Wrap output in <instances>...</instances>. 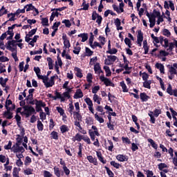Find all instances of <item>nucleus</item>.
I'll list each match as a JSON object with an SVG mask.
<instances>
[{"instance_id":"16","label":"nucleus","mask_w":177,"mask_h":177,"mask_svg":"<svg viewBox=\"0 0 177 177\" xmlns=\"http://www.w3.org/2000/svg\"><path fill=\"white\" fill-rule=\"evenodd\" d=\"M156 68H158V70H160V72L162 74H165V68H164V65L161 63H156L155 65Z\"/></svg>"},{"instance_id":"49","label":"nucleus","mask_w":177,"mask_h":177,"mask_svg":"<svg viewBox=\"0 0 177 177\" xmlns=\"http://www.w3.org/2000/svg\"><path fill=\"white\" fill-rule=\"evenodd\" d=\"M110 164L111 165H112V167H114V168H116V169H118L120 167H121V165H120V163H117L114 160L111 161Z\"/></svg>"},{"instance_id":"58","label":"nucleus","mask_w":177,"mask_h":177,"mask_svg":"<svg viewBox=\"0 0 177 177\" xmlns=\"http://www.w3.org/2000/svg\"><path fill=\"white\" fill-rule=\"evenodd\" d=\"M107 58L113 63H114V62H115V60L118 59L117 56L115 55H107Z\"/></svg>"},{"instance_id":"32","label":"nucleus","mask_w":177,"mask_h":177,"mask_svg":"<svg viewBox=\"0 0 177 177\" xmlns=\"http://www.w3.org/2000/svg\"><path fill=\"white\" fill-rule=\"evenodd\" d=\"M160 16H161L160 11H157L156 9L153 10V14H151L152 19H156V17H159Z\"/></svg>"},{"instance_id":"38","label":"nucleus","mask_w":177,"mask_h":177,"mask_svg":"<svg viewBox=\"0 0 177 177\" xmlns=\"http://www.w3.org/2000/svg\"><path fill=\"white\" fill-rule=\"evenodd\" d=\"M3 15H8V10L5 8L4 6H3L0 9V17H2Z\"/></svg>"},{"instance_id":"22","label":"nucleus","mask_w":177,"mask_h":177,"mask_svg":"<svg viewBox=\"0 0 177 177\" xmlns=\"http://www.w3.org/2000/svg\"><path fill=\"white\" fill-rule=\"evenodd\" d=\"M147 142H149V143H150V145H151V147L155 149V150H157V149H158V145H157L156 143V142H154V140L151 138H148L147 139Z\"/></svg>"},{"instance_id":"60","label":"nucleus","mask_w":177,"mask_h":177,"mask_svg":"<svg viewBox=\"0 0 177 177\" xmlns=\"http://www.w3.org/2000/svg\"><path fill=\"white\" fill-rule=\"evenodd\" d=\"M55 121H53V119H50V123H49V129L50 131H52L53 128H55Z\"/></svg>"},{"instance_id":"64","label":"nucleus","mask_w":177,"mask_h":177,"mask_svg":"<svg viewBox=\"0 0 177 177\" xmlns=\"http://www.w3.org/2000/svg\"><path fill=\"white\" fill-rule=\"evenodd\" d=\"M53 175L50 174V171L45 170L44 171V177H52Z\"/></svg>"},{"instance_id":"31","label":"nucleus","mask_w":177,"mask_h":177,"mask_svg":"<svg viewBox=\"0 0 177 177\" xmlns=\"http://www.w3.org/2000/svg\"><path fill=\"white\" fill-rule=\"evenodd\" d=\"M104 70L106 73V77H111V71L110 70V67L104 66Z\"/></svg>"},{"instance_id":"17","label":"nucleus","mask_w":177,"mask_h":177,"mask_svg":"<svg viewBox=\"0 0 177 177\" xmlns=\"http://www.w3.org/2000/svg\"><path fill=\"white\" fill-rule=\"evenodd\" d=\"M87 160L89 161L91 164H93V165H97V159L96 158H93L92 156H87Z\"/></svg>"},{"instance_id":"46","label":"nucleus","mask_w":177,"mask_h":177,"mask_svg":"<svg viewBox=\"0 0 177 177\" xmlns=\"http://www.w3.org/2000/svg\"><path fill=\"white\" fill-rule=\"evenodd\" d=\"M86 124L88 125H93V118L90 116L86 118Z\"/></svg>"},{"instance_id":"20","label":"nucleus","mask_w":177,"mask_h":177,"mask_svg":"<svg viewBox=\"0 0 177 177\" xmlns=\"http://www.w3.org/2000/svg\"><path fill=\"white\" fill-rule=\"evenodd\" d=\"M85 53L86 54L84 55H82V57H85V56H87V57L92 56L93 55V51H92L91 48L86 47Z\"/></svg>"},{"instance_id":"34","label":"nucleus","mask_w":177,"mask_h":177,"mask_svg":"<svg viewBox=\"0 0 177 177\" xmlns=\"http://www.w3.org/2000/svg\"><path fill=\"white\" fill-rule=\"evenodd\" d=\"M61 133H66V132H68L69 129H68V127H67V125H62L59 128Z\"/></svg>"},{"instance_id":"55","label":"nucleus","mask_w":177,"mask_h":177,"mask_svg":"<svg viewBox=\"0 0 177 177\" xmlns=\"http://www.w3.org/2000/svg\"><path fill=\"white\" fill-rule=\"evenodd\" d=\"M75 55H80V52H81V47L80 46H75L74 47V50H73Z\"/></svg>"},{"instance_id":"51","label":"nucleus","mask_w":177,"mask_h":177,"mask_svg":"<svg viewBox=\"0 0 177 177\" xmlns=\"http://www.w3.org/2000/svg\"><path fill=\"white\" fill-rule=\"evenodd\" d=\"M84 102L86 103V104L89 106H93V102H92V100L89 97H86L84 99Z\"/></svg>"},{"instance_id":"59","label":"nucleus","mask_w":177,"mask_h":177,"mask_svg":"<svg viewBox=\"0 0 177 177\" xmlns=\"http://www.w3.org/2000/svg\"><path fill=\"white\" fill-rule=\"evenodd\" d=\"M56 110L57 111L58 113H59L60 115H64V109L60 106H57Z\"/></svg>"},{"instance_id":"37","label":"nucleus","mask_w":177,"mask_h":177,"mask_svg":"<svg viewBox=\"0 0 177 177\" xmlns=\"http://www.w3.org/2000/svg\"><path fill=\"white\" fill-rule=\"evenodd\" d=\"M24 9H26V12H30V10H34L35 6L32 3L27 4L24 6Z\"/></svg>"},{"instance_id":"45","label":"nucleus","mask_w":177,"mask_h":177,"mask_svg":"<svg viewBox=\"0 0 177 177\" xmlns=\"http://www.w3.org/2000/svg\"><path fill=\"white\" fill-rule=\"evenodd\" d=\"M92 80H93V75H92V73H88L86 76L87 82H88L89 84H92Z\"/></svg>"},{"instance_id":"44","label":"nucleus","mask_w":177,"mask_h":177,"mask_svg":"<svg viewBox=\"0 0 177 177\" xmlns=\"http://www.w3.org/2000/svg\"><path fill=\"white\" fill-rule=\"evenodd\" d=\"M62 24H65V26L67 27V28H70L71 27V22H70V20L68 19H64L62 21Z\"/></svg>"},{"instance_id":"35","label":"nucleus","mask_w":177,"mask_h":177,"mask_svg":"<svg viewBox=\"0 0 177 177\" xmlns=\"http://www.w3.org/2000/svg\"><path fill=\"white\" fill-rule=\"evenodd\" d=\"M162 34L165 37H167V38H169V37H171V32L169 31V30H168L167 28H164L162 30Z\"/></svg>"},{"instance_id":"8","label":"nucleus","mask_w":177,"mask_h":177,"mask_svg":"<svg viewBox=\"0 0 177 177\" xmlns=\"http://www.w3.org/2000/svg\"><path fill=\"white\" fill-rule=\"evenodd\" d=\"M59 164L63 166L62 168L65 175H66V176H68V175H70V169L66 165V162L63 160L62 158H61Z\"/></svg>"},{"instance_id":"11","label":"nucleus","mask_w":177,"mask_h":177,"mask_svg":"<svg viewBox=\"0 0 177 177\" xmlns=\"http://www.w3.org/2000/svg\"><path fill=\"white\" fill-rule=\"evenodd\" d=\"M55 96L53 97L54 100H57V99H61V102H65L66 98L62 96V94H60V93H59L57 90L55 91Z\"/></svg>"},{"instance_id":"41","label":"nucleus","mask_w":177,"mask_h":177,"mask_svg":"<svg viewBox=\"0 0 177 177\" xmlns=\"http://www.w3.org/2000/svg\"><path fill=\"white\" fill-rule=\"evenodd\" d=\"M68 111L70 113L71 115H73V114H74V105L73 104V102L69 104V108L68 109Z\"/></svg>"},{"instance_id":"1","label":"nucleus","mask_w":177,"mask_h":177,"mask_svg":"<svg viewBox=\"0 0 177 177\" xmlns=\"http://www.w3.org/2000/svg\"><path fill=\"white\" fill-rule=\"evenodd\" d=\"M23 109L24 111H22L21 115H26V118H28L32 114H37L35 109L31 105H25Z\"/></svg>"},{"instance_id":"5","label":"nucleus","mask_w":177,"mask_h":177,"mask_svg":"<svg viewBox=\"0 0 177 177\" xmlns=\"http://www.w3.org/2000/svg\"><path fill=\"white\" fill-rule=\"evenodd\" d=\"M100 81H102V82H104V85H106V86L114 87V84L113 82H111V80H110V79L104 77V75H101L100 77Z\"/></svg>"},{"instance_id":"47","label":"nucleus","mask_w":177,"mask_h":177,"mask_svg":"<svg viewBox=\"0 0 177 177\" xmlns=\"http://www.w3.org/2000/svg\"><path fill=\"white\" fill-rule=\"evenodd\" d=\"M48 23H49V19H48V17L42 18L41 19V24H42V26H49Z\"/></svg>"},{"instance_id":"62","label":"nucleus","mask_w":177,"mask_h":177,"mask_svg":"<svg viewBox=\"0 0 177 177\" xmlns=\"http://www.w3.org/2000/svg\"><path fill=\"white\" fill-rule=\"evenodd\" d=\"M122 140L123 143H127V145H131V140L128 137H122Z\"/></svg>"},{"instance_id":"26","label":"nucleus","mask_w":177,"mask_h":177,"mask_svg":"<svg viewBox=\"0 0 177 177\" xmlns=\"http://www.w3.org/2000/svg\"><path fill=\"white\" fill-rule=\"evenodd\" d=\"M151 80H145L143 82L144 88H147V89H151Z\"/></svg>"},{"instance_id":"25","label":"nucleus","mask_w":177,"mask_h":177,"mask_svg":"<svg viewBox=\"0 0 177 177\" xmlns=\"http://www.w3.org/2000/svg\"><path fill=\"white\" fill-rule=\"evenodd\" d=\"M94 71L95 73H97L98 71V74H100V73H103V71H102V67H100V64L97 63L95 66H94Z\"/></svg>"},{"instance_id":"29","label":"nucleus","mask_w":177,"mask_h":177,"mask_svg":"<svg viewBox=\"0 0 177 177\" xmlns=\"http://www.w3.org/2000/svg\"><path fill=\"white\" fill-rule=\"evenodd\" d=\"M73 115L75 117V121H82V115L80 113V112H73Z\"/></svg>"},{"instance_id":"42","label":"nucleus","mask_w":177,"mask_h":177,"mask_svg":"<svg viewBox=\"0 0 177 177\" xmlns=\"http://www.w3.org/2000/svg\"><path fill=\"white\" fill-rule=\"evenodd\" d=\"M91 48H92V49H95V48L98 47L100 49H102V48H103V46H102V45H100V44H99V42L97 41H94V43L93 44H91V46H90Z\"/></svg>"},{"instance_id":"36","label":"nucleus","mask_w":177,"mask_h":177,"mask_svg":"<svg viewBox=\"0 0 177 177\" xmlns=\"http://www.w3.org/2000/svg\"><path fill=\"white\" fill-rule=\"evenodd\" d=\"M94 117H95V120L97 121H98V122H100V124H103V122H104V119H103V118L99 116V115H97V113H96L94 115Z\"/></svg>"},{"instance_id":"24","label":"nucleus","mask_w":177,"mask_h":177,"mask_svg":"<svg viewBox=\"0 0 177 177\" xmlns=\"http://www.w3.org/2000/svg\"><path fill=\"white\" fill-rule=\"evenodd\" d=\"M77 37L82 38V42H86V41H88V33H80Z\"/></svg>"},{"instance_id":"7","label":"nucleus","mask_w":177,"mask_h":177,"mask_svg":"<svg viewBox=\"0 0 177 177\" xmlns=\"http://www.w3.org/2000/svg\"><path fill=\"white\" fill-rule=\"evenodd\" d=\"M142 42H143V32L139 30L137 35V44L138 46H142Z\"/></svg>"},{"instance_id":"48","label":"nucleus","mask_w":177,"mask_h":177,"mask_svg":"<svg viewBox=\"0 0 177 177\" xmlns=\"http://www.w3.org/2000/svg\"><path fill=\"white\" fill-rule=\"evenodd\" d=\"M32 172H34V169L28 168L24 171V174L25 175H32Z\"/></svg>"},{"instance_id":"50","label":"nucleus","mask_w":177,"mask_h":177,"mask_svg":"<svg viewBox=\"0 0 177 177\" xmlns=\"http://www.w3.org/2000/svg\"><path fill=\"white\" fill-rule=\"evenodd\" d=\"M26 151V149H24V147H19L17 149H14V153H24Z\"/></svg>"},{"instance_id":"4","label":"nucleus","mask_w":177,"mask_h":177,"mask_svg":"<svg viewBox=\"0 0 177 177\" xmlns=\"http://www.w3.org/2000/svg\"><path fill=\"white\" fill-rule=\"evenodd\" d=\"M92 20L95 21L96 20V23L98 24V26H100L102 24V21H103V17H102V15H100L96 12V10L93 11L91 15Z\"/></svg>"},{"instance_id":"21","label":"nucleus","mask_w":177,"mask_h":177,"mask_svg":"<svg viewBox=\"0 0 177 177\" xmlns=\"http://www.w3.org/2000/svg\"><path fill=\"white\" fill-rule=\"evenodd\" d=\"M46 60L48 62L49 70H53V63L55 61H53V59L50 57H47Z\"/></svg>"},{"instance_id":"2","label":"nucleus","mask_w":177,"mask_h":177,"mask_svg":"<svg viewBox=\"0 0 177 177\" xmlns=\"http://www.w3.org/2000/svg\"><path fill=\"white\" fill-rule=\"evenodd\" d=\"M16 43H17V41L15 39L8 41L7 42L6 49L10 50V52L17 51V44Z\"/></svg>"},{"instance_id":"33","label":"nucleus","mask_w":177,"mask_h":177,"mask_svg":"<svg viewBox=\"0 0 177 177\" xmlns=\"http://www.w3.org/2000/svg\"><path fill=\"white\" fill-rule=\"evenodd\" d=\"M144 172H146L147 177H157V176H154V173L153 171H151L149 169H144Z\"/></svg>"},{"instance_id":"3","label":"nucleus","mask_w":177,"mask_h":177,"mask_svg":"<svg viewBox=\"0 0 177 177\" xmlns=\"http://www.w3.org/2000/svg\"><path fill=\"white\" fill-rule=\"evenodd\" d=\"M35 106L36 112L39 113V111H43L42 107H46V104L42 100H35Z\"/></svg>"},{"instance_id":"52","label":"nucleus","mask_w":177,"mask_h":177,"mask_svg":"<svg viewBox=\"0 0 177 177\" xmlns=\"http://www.w3.org/2000/svg\"><path fill=\"white\" fill-rule=\"evenodd\" d=\"M108 143L109 146L108 147L109 151H113V149H114V144H113V141L108 140Z\"/></svg>"},{"instance_id":"18","label":"nucleus","mask_w":177,"mask_h":177,"mask_svg":"<svg viewBox=\"0 0 177 177\" xmlns=\"http://www.w3.org/2000/svg\"><path fill=\"white\" fill-rule=\"evenodd\" d=\"M55 78H56V76H52L50 77V82L46 84V88H50L55 85Z\"/></svg>"},{"instance_id":"28","label":"nucleus","mask_w":177,"mask_h":177,"mask_svg":"<svg viewBox=\"0 0 177 177\" xmlns=\"http://www.w3.org/2000/svg\"><path fill=\"white\" fill-rule=\"evenodd\" d=\"M120 86H122V92H124V93L128 92L129 89H128V87L127 86V84H125V82L124 81L120 82Z\"/></svg>"},{"instance_id":"40","label":"nucleus","mask_w":177,"mask_h":177,"mask_svg":"<svg viewBox=\"0 0 177 177\" xmlns=\"http://www.w3.org/2000/svg\"><path fill=\"white\" fill-rule=\"evenodd\" d=\"M37 127L38 131H44V124H42V122H41V120L37 121Z\"/></svg>"},{"instance_id":"12","label":"nucleus","mask_w":177,"mask_h":177,"mask_svg":"<svg viewBox=\"0 0 177 177\" xmlns=\"http://www.w3.org/2000/svg\"><path fill=\"white\" fill-rule=\"evenodd\" d=\"M73 97L74 99H81V97H84V93H82L81 88H79L76 91Z\"/></svg>"},{"instance_id":"9","label":"nucleus","mask_w":177,"mask_h":177,"mask_svg":"<svg viewBox=\"0 0 177 177\" xmlns=\"http://www.w3.org/2000/svg\"><path fill=\"white\" fill-rule=\"evenodd\" d=\"M53 169H54V174L55 175V176L61 177L64 175V170L62 171V169H60V168L57 167H54Z\"/></svg>"},{"instance_id":"63","label":"nucleus","mask_w":177,"mask_h":177,"mask_svg":"<svg viewBox=\"0 0 177 177\" xmlns=\"http://www.w3.org/2000/svg\"><path fill=\"white\" fill-rule=\"evenodd\" d=\"M160 114H161V109H155V110L153 111V115L154 117H158V115H160Z\"/></svg>"},{"instance_id":"19","label":"nucleus","mask_w":177,"mask_h":177,"mask_svg":"<svg viewBox=\"0 0 177 177\" xmlns=\"http://www.w3.org/2000/svg\"><path fill=\"white\" fill-rule=\"evenodd\" d=\"M75 71H76V77L77 78H82L84 75H82V70L78 67H75Z\"/></svg>"},{"instance_id":"39","label":"nucleus","mask_w":177,"mask_h":177,"mask_svg":"<svg viewBox=\"0 0 177 177\" xmlns=\"http://www.w3.org/2000/svg\"><path fill=\"white\" fill-rule=\"evenodd\" d=\"M19 171H20V168L18 169L17 167H14L12 171V176L13 177H20L19 176Z\"/></svg>"},{"instance_id":"54","label":"nucleus","mask_w":177,"mask_h":177,"mask_svg":"<svg viewBox=\"0 0 177 177\" xmlns=\"http://www.w3.org/2000/svg\"><path fill=\"white\" fill-rule=\"evenodd\" d=\"M149 23H150V24H149L150 28H153V27H154V26H156V19L150 18Z\"/></svg>"},{"instance_id":"23","label":"nucleus","mask_w":177,"mask_h":177,"mask_svg":"<svg viewBox=\"0 0 177 177\" xmlns=\"http://www.w3.org/2000/svg\"><path fill=\"white\" fill-rule=\"evenodd\" d=\"M50 135L51 139H54L55 140H59V133H57V131H53Z\"/></svg>"},{"instance_id":"61","label":"nucleus","mask_w":177,"mask_h":177,"mask_svg":"<svg viewBox=\"0 0 177 177\" xmlns=\"http://www.w3.org/2000/svg\"><path fill=\"white\" fill-rule=\"evenodd\" d=\"M37 28L32 29L30 32H28V34H26L28 37H31L32 35H35V33L37 32Z\"/></svg>"},{"instance_id":"30","label":"nucleus","mask_w":177,"mask_h":177,"mask_svg":"<svg viewBox=\"0 0 177 177\" xmlns=\"http://www.w3.org/2000/svg\"><path fill=\"white\" fill-rule=\"evenodd\" d=\"M93 100L97 104H100V102H102V97H99L97 94H94L93 97Z\"/></svg>"},{"instance_id":"57","label":"nucleus","mask_w":177,"mask_h":177,"mask_svg":"<svg viewBox=\"0 0 177 177\" xmlns=\"http://www.w3.org/2000/svg\"><path fill=\"white\" fill-rule=\"evenodd\" d=\"M124 43L128 46L129 48H131V46H132V41L129 39V38L126 37L124 39Z\"/></svg>"},{"instance_id":"53","label":"nucleus","mask_w":177,"mask_h":177,"mask_svg":"<svg viewBox=\"0 0 177 177\" xmlns=\"http://www.w3.org/2000/svg\"><path fill=\"white\" fill-rule=\"evenodd\" d=\"M99 41L101 43V45L102 46H104L105 44H106V37H103V36H100L98 38Z\"/></svg>"},{"instance_id":"14","label":"nucleus","mask_w":177,"mask_h":177,"mask_svg":"<svg viewBox=\"0 0 177 177\" xmlns=\"http://www.w3.org/2000/svg\"><path fill=\"white\" fill-rule=\"evenodd\" d=\"M96 154H97V157L99 161H100V162H102V164H106V162H107V160H104L103 155H102L101 151H96Z\"/></svg>"},{"instance_id":"27","label":"nucleus","mask_w":177,"mask_h":177,"mask_svg":"<svg viewBox=\"0 0 177 177\" xmlns=\"http://www.w3.org/2000/svg\"><path fill=\"white\" fill-rule=\"evenodd\" d=\"M73 142H75L76 140L77 142H81L82 140V136H81L80 133H76L75 136L72 138Z\"/></svg>"},{"instance_id":"10","label":"nucleus","mask_w":177,"mask_h":177,"mask_svg":"<svg viewBox=\"0 0 177 177\" xmlns=\"http://www.w3.org/2000/svg\"><path fill=\"white\" fill-rule=\"evenodd\" d=\"M10 107H7V111L4 113V116L7 120H12L13 118V113L10 112Z\"/></svg>"},{"instance_id":"15","label":"nucleus","mask_w":177,"mask_h":177,"mask_svg":"<svg viewBox=\"0 0 177 177\" xmlns=\"http://www.w3.org/2000/svg\"><path fill=\"white\" fill-rule=\"evenodd\" d=\"M140 98L141 100V102H147V100L150 99V96L147 95L146 93H140Z\"/></svg>"},{"instance_id":"6","label":"nucleus","mask_w":177,"mask_h":177,"mask_svg":"<svg viewBox=\"0 0 177 177\" xmlns=\"http://www.w3.org/2000/svg\"><path fill=\"white\" fill-rule=\"evenodd\" d=\"M167 93L170 95V96H175V97H177V88L172 89V85L171 84H169L168 87L167 88Z\"/></svg>"},{"instance_id":"56","label":"nucleus","mask_w":177,"mask_h":177,"mask_svg":"<svg viewBox=\"0 0 177 177\" xmlns=\"http://www.w3.org/2000/svg\"><path fill=\"white\" fill-rule=\"evenodd\" d=\"M158 167L159 171H162L164 168H168V166L165 163H160L158 165Z\"/></svg>"},{"instance_id":"43","label":"nucleus","mask_w":177,"mask_h":177,"mask_svg":"<svg viewBox=\"0 0 177 177\" xmlns=\"http://www.w3.org/2000/svg\"><path fill=\"white\" fill-rule=\"evenodd\" d=\"M106 174L109 175V177H113L114 176V173L107 166L104 167Z\"/></svg>"},{"instance_id":"13","label":"nucleus","mask_w":177,"mask_h":177,"mask_svg":"<svg viewBox=\"0 0 177 177\" xmlns=\"http://www.w3.org/2000/svg\"><path fill=\"white\" fill-rule=\"evenodd\" d=\"M116 160L120 162H124V161H128V156L122 154H118L116 156Z\"/></svg>"}]
</instances>
